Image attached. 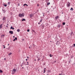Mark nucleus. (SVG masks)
Wrapping results in <instances>:
<instances>
[{"label": "nucleus", "instance_id": "nucleus-32", "mask_svg": "<svg viewBox=\"0 0 75 75\" xmlns=\"http://www.w3.org/2000/svg\"><path fill=\"white\" fill-rule=\"evenodd\" d=\"M8 4L9 5H10V2H8Z\"/></svg>", "mask_w": 75, "mask_h": 75}, {"label": "nucleus", "instance_id": "nucleus-63", "mask_svg": "<svg viewBox=\"0 0 75 75\" xmlns=\"http://www.w3.org/2000/svg\"><path fill=\"white\" fill-rule=\"evenodd\" d=\"M47 75H48V74H47Z\"/></svg>", "mask_w": 75, "mask_h": 75}, {"label": "nucleus", "instance_id": "nucleus-14", "mask_svg": "<svg viewBox=\"0 0 75 75\" xmlns=\"http://www.w3.org/2000/svg\"><path fill=\"white\" fill-rule=\"evenodd\" d=\"M2 11L4 12V13H6V11L3 9H2Z\"/></svg>", "mask_w": 75, "mask_h": 75}, {"label": "nucleus", "instance_id": "nucleus-47", "mask_svg": "<svg viewBox=\"0 0 75 75\" xmlns=\"http://www.w3.org/2000/svg\"><path fill=\"white\" fill-rule=\"evenodd\" d=\"M14 37H15L14 36H13V38H14Z\"/></svg>", "mask_w": 75, "mask_h": 75}, {"label": "nucleus", "instance_id": "nucleus-16", "mask_svg": "<svg viewBox=\"0 0 75 75\" xmlns=\"http://www.w3.org/2000/svg\"><path fill=\"white\" fill-rule=\"evenodd\" d=\"M72 34H73V32H71V33H70L71 36Z\"/></svg>", "mask_w": 75, "mask_h": 75}, {"label": "nucleus", "instance_id": "nucleus-62", "mask_svg": "<svg viewBox=\"0 0 75 75\" xmlns=\"http://www.w3.org/2000/svg\"><path fill=\"white\" fill-rule=\"evenodd\" d=\"M37 58H38V57H37Z\"/></svg>", "mask_w": 75, "mask_h": 75}, {"label": "nucleus", "instance_id": "nucleus-24", "mask_svg": "<svg viewBox=\"0 0 75 75\" xmlns=\"http://www.w3.org/2000/svg\"><path fill=\"white\" fill-rule=\"evenodd\" d=\"M65 25V23L64 22L63 23V25Z\"/></svg>", "mask_w": 75, "mask_h": 75}, {"label": "nucleus", "instance_id": "nucleus-51", "mask_svg": "<svg viewBox=\"0 0 75 75\" xmlns=\"http://www.w3.org/2000/svg\"><path fill=\"white\" fill-rule=\"evenodd\" d=\"M38 4V6H39Z\"/></svg>", "mask_w": 75, "mask_h": 75}, {"label": "nucleus", "instance_id": "nucleus-40", "mask_svg": "<svg viewBox=\"0 0 75 75\" xmlns=\"http://www.w3.org/2000/svg\"><path fill=\"white\" fill-rule=\"evenodd\" d=\"M42 14H45V13H42Z\"/></svg>", "mask_w": 75, "mask_h": 75}, {"label": "nucleus", "instance_id": "nucleus-29", "mask_svg": "<svg viewBox=\"0 0 75 75\" xmlns=\"http://www.w3.org/2000/svg\"><path fill=\"white\" fill-rule=\"evenodd\" d=\"M32 31H33V33H35V30H32Z\"/></svg>", "mask_w": 75, "mask_h": 75}, {"label": "nucleus", "instance_id": "nucleus-46", "mask_svg": "<svg viewBox=\"0 0 75 75\" xmlns=\"http://www.w3.org/2000/svg\"><path fill=\"white\" fill-rule=\"evenodd\" d=\"M35 61H36V59H35Z\"/></svg>", "mask_w": 75, "mask_h": 75}, {"label": "nucleus", "instance_id": "nucleus-33", "mask_svg": "<svg viewBox=\"0 0 75 75\" xmlns=\"http://www.w3.org/2000/svg\"><path fill=\"white\" fill-rule=\"evenodd\" d=\"M52 55L51 56V54H50V57H52Z\"/></svg>", "mask_w": 75, "mask_h": 75}, {"label": "nucleus", "instance_id": "nucleus-10", "mask_svg": "<svg viewBox=\"0 0 75 75\" xmlns=\"http://www.w3.org/2000/svg\"><path fill=\"white\" fill-rule=\"evenodd\" d=\"M17 40V38L16 37L13 40V41H15V40Z\"/></svg>", "mask_w": 75, "mask_h": 75}, {"label": "nucleus", "instance_id": "nucleus-1", "mask_svg": "<svg viewBox=\"0 0 75 75\" xmlns=\"http://www.w3.org/2000/svg\"><path fill=\"white\" fill-rule=\"evenodd\" d=\"M16 69H13V70L12 71V74H14L15 73H16Z\"/></svg>", "mask_w": 75, "mask_h": 75}, {"label": "nucleus", "instance_id": "nucleus-43", "mask_svg": "<svg viewBox=\"0 0 75 75\" xmlns=\"http://www.w3.org/2000/svg\"><path fill=\"white\" fill-rule=\"evenodd\" d=\"M2 46H3V47H4V45H3Z\"/></svg>", "mask_w": 75, "mask_h": 75}, {"label": "nucleus", "instance_id": "nucleus-18", "mask_svg": "<svg viewBox=\"0 0 75 75\" xmlns=\"http://www.w3.org/2000/svg\"><path fill=\"white\" fill-rule=\"evenodd\" d=\"M75 47V44H74L72 46V47Z\"/></svg>", "mask_w": 75, "mask_h": 75}, {"label": "nucleus", "instance_id": "nucleus-27", "mask_svg": "<svg viewBox=\"0 0 75 75\" xmlns=\"http://www.w3.org/2000/svg\"><path fill=\"white\" fill-rule=\"evenodd\" d=\"M4 6H5V7H6L7 6V5L6 4H4Z\"/></svg>", "mask_w": 75, "mask_h": 75}, {"label": "nucleus", "instance_id": "nucleus-55", "mask_svg": "<svg viewBox=\"0 0 75 75\" xmlns=\"http://www.w3.org/2000/svg\"><path fill=\"white\" fill-rule=\"evenodd\" d=\"M7 25H8V24H7Z\"/></svg>", "mask_w": 75, "mask_h": 75}, {"label": "nucleus", "instance_id": "nucleus-13", "mask_svg": "<svg viewBox=\"0 0 75 75\" xmlns=\"http://www.w3.org/2000/svg\"><path fill=\"white\" fill-rule=\"evenodd\" d=\"M10 29H12V30H14V28H13V27L11 26Z\"/></svg>", "mask_w": 75, "mask_h": 75}, {"label": "nucleus", "instance_id": "nucleus-57", "mask_svg": "<svg viewBox=\"0 0 75 75\" xmlns=\"http://www.w3.org/2000/svg\"><path fill=\"white\" fill-rule=\"evenodd\" d=\"M3 36H4V35H3Z\"/></svg>", "mask_w": 75, "mask_h": 75}, {"label": "nucleus", "instance_id": "nucleus-7", "mask_svg": "<svg viewBox=\"0 0 75 75\" xmlns=\"http://www.w3.org/2000/svg\"><path fill=\"white\" fill-rule=\"evenodd\" d=\"M3 28V24H1L0 25V28Z\"/></svg>", "mask_w": 75, "mask_h": 75}, {"label": "nucleus", "instance_id": "nucleus-23", "mask_svg": "<svg viewBox=\"0 0 75 75\" xmlns=\"http://www.w3.org/2000/svg\"><path fill=\"white\" fill-rule=\"evenodd\" d=\"M47 4V5H49V4H50V3L48 2Z\"/></svg>", "mask_w": 75, "mask_h": 75}, {"label": "nucleus", "instance_id": "nucleus-34", "mask_svg": "<svg viewBox=\"0 0 75 75\" xmlns=\"http://www.w3.org/2000/svg\"><path fill=\"white\" fill-rule=\"evenodd\" d=\"M38 61H40V59L39 58H38Z\"/></svg>", "mask_w": 75, "mask_h": 75}, {"label": "nucleus", "instance_id": "nucleus-54", "mask_svg": "<svg viewBox=\"0 0 75 75\" xmlns=\"http://www.w3.org/2000/svg\"><path fill=\"white\" fill-rule=\"evenodd\" d=\"M61 75V74H59V75Z\"/></svg>", "mask_w": 75, "mask_h": 75}, {"label": "nucleus", "instance_id": "nucleus-36", "mask_svg": "<svg viewBox=\"0 0 75 75\" xmlns=\"http://www.w3.org/2000/svg\"><path fill=\"white\" fill-rule=\"evenodd\" d=\"M6 48V47L4 46V47L3 48H4H4Z\"/></svg>", "mask_w": 75, "mask_h": 75}, {"label": "nucleus", "instance_id": "nucleus-50", "mask_svg": "<svg viewBox=\"0 0 75 75\" xmlns=\"http://www.w3.org/2000/svg\"><path fill=\"white\" fill-rule=\"evenodd\" d=\"M70 61H69V63H70Z\"/></svg>", "mask_w": 75, "mask_h": 75}, {"label": "nucleus", "instance_id": "nucleus-59", "mask_svg": "<svg viewBox=\"0 0 75 75\" xmlns=\"http://www.w3.org/2000/svg\"><path fill=\"white\" fill-rule=\"evenodd\" d=\"M27 65H29L28 64H27Z\"/></svg>", "mask_w": 75, "mask_h": 75}, {"label": "nucleus", "instance_id": "nucleus-49", "mask_svg": "<svg viewBox=\"0 0 75 75\" xmlns=\"http://www.w3.org/2000/svg\"><path fill=\"white\" fill-rule=\"evenodd\" d=\"M22 68H23V69H24V67H22Z\"/></svg>", "mask_w": 75, "mask_h": 75}, {"label": "nucleus", "instance_id": "nucleus-28", "mask_svg": "<svg viewBox=\"0 0 75 75\" xmlns=\"http://www.w3.org/2000/svg\"><path fill=\"white\" fill-rule=\"evenodd\" d=\"M10 55H11V54H12V53H10L8 54Z\"/></svg>", "mask_w": 75, "mask_h": 75}, {"label": "nucleus", "instance_id": "nucleus-44", "mask_svg": "<svg viewBox=\"0 0 75 75\" xmlns=\"http://www.w3.org/2000/svg\"><path fill=\"white\" fill-rule=\"evenodd\" d=\"M4 60H6V58H4Z\"/></svg>", "mask_w": 75, "mask_h": 75}, {"label": "nucleus", "instance_id": "nucleus-9", "mask_svg": "<svg viewBox=\"0 0 75 75\" xmlns=\"http://www.w3.org/2000/svg\"><path fill=\"white\" fill-rule=\"evenodd\" d=\"M59 18V16H56V17L55 18V19H56V20H57V19H58V18Z\"/></svg>", "mask_w": 75, "mask_h": 75}, {"label": "nucleus", "instance_id": "nucleus-6", "mask_svg": "<svg viewBox=\"0 0 75 75\" xmlns=\"http://www.w3.org/2000/svg\"><path fill=\"white\" fill-rule=\"evenodd\" d=\"M9 33L11 34H13V31H10L9 32Z\"/></svg>", "mask_w": 75, "mask_h": 75}, {"label": "nucleus", "instance_id": "nucleus-25", "mask_svg": "<svg viewBox=\"0 0 75 75\" xmlns=\"http://www.w3.org/2000/svg\"><path fill=\"white\" fill-rule=\"evenodd\" d=\"M74 10V9H73V8H71L70 9V10Z\"/></svg>", "mask_w": 75, "mask_h": 75}, {"label": "nucleus", "instance_id": "nucleus-48", "mask_svg": "<svg viewBox=\"0 0 75 75\" xmlns=\"http://www.w3.org/2000/svg\"><path fill=\"white\" fill-rule=\"evenodd\" d=\"M43 16H44V14L43 15Z\"/></svg>", "mask_w": 75, "mask_h": 75}, {"label": "nucleus", "instance_id": "nucleus-52", "mask_svg": "<svg viewBox=\"0 0 75 75\" xmlns=\"http://www.w3.org/2000/svg\"><path fill=\"white\" fill-rule=\"evenodd\" d=\"M8 45H9V44H8Z\"/></svg>", "mask_w": 75, "mask_h": 75}, {"label": "nucleus", "instance_id": "nucleus-41", "mask_svg": "<svg viewBox=\"0 0 75 75\" xmlns=\"http://www.w3.org/2000/svg\"><path fill=\"white\" fill-rule=\"evenodd\" d=\"M6 27H8V26L7 25L6 26Z\"/></svg>", "mask_w": 75, "mask_h": 75}, {"label": "nucleus", "instance_id": "nucleus-21", "mask_svg": "<svg viewBox=\"0 0 75 75\" xmlns=\"http://www.w3.org/2000/svg\"><path fill=\"white\" fill-rule=\"evenodd\" d=\"M28 6V5H27V4H25L24 5V6Z\"/></svg>", "mask_w": 75, "mask_h": 75}, {"label": "nucleus", "instance_id": "nucleus-3", "mask_svg": "<svg viewBox=\"0 0 75 75\" xmlns=\"http://www.w3.org/2000/svg\"><path fill=\"white\" fill-rule=\"evenodd\" d=\"M68 4H67V7H69L70 6V4H71L70 3L68 2Z\"/></svg>", "mask_w": 75, "mask_h": 75}, {"label": "nucleus", "instance_id": "nucleus-4", "mask_svg": "<svg viewBox=\"0 0 75 75\" xmlns=\"http://www.w3.org/2000/svg\"><path fill=\"white\" fill-rule=\"evenodd\" d=\"M59 43H60L59 41H57V42H56V45H59Z\"/></svg>", "mask_w": 75, "mask_h": 75}, {"label": "nucleus", "instance_id": "nucleus-31", "mask_svg": "<svg viewBox=\"0 0 75 75\" xmlns=\"http://www.w3.org/2000/svg\"><path fill=\"white\" fill-rule=\"evenodd\" d=\"M42 27H44V25H42Z\"/></svg>", "mask_w": 75, "mask_h": 75}, {"label": "nucleus", "instance_id": "nucleus-53", "mask_svg": "<svg viewBox=\"0 0 75 75\" xmlns=\"http://www.w3.org/2000/svg\"><path fill=\"white\" fill-rule=\"evenodd\" d=\"M45 69L46 68H45Z\"/></svg>", "mask_w": 75, "mask_h": 75}, {"label": "nucleus", "instance_id": "nucleus-37", "mask_svg": "<svg viewBox=\"0 0 75 75\" xmlns=\"http://www.w3.org/2000/svg\"><path fill=\"white\" fill-rule=\"evenodd\" d=\"M45 70H44V73H45Z\"/></svg>", "mask_w": 75, "mask_h": 75}, {"label": "nucleus", "instance_id": "nucleus-26", "mask_svg": "<svg viewBox=\"0 0 75 75\" xmlns=\"http://www.w3.org/2000/svg\"><path fill=\"white\" fill-rule=\"evenodd\" d=\"M42 19L40 21V23H41V22H42Z\"/></svg>", "mask_w": 75, "mask_h": 75}, {"label": "nucleus", "instance_id": "nucleus-5", "mask_svg": "<svg viewBox=\"0 0 75 75\" xmlns=\"http://www.w3.org/2000/svg\"><path fill=\"white\" fill-rule=\"evenodd\" d=\"M34 14H30L29 15V16L30 17V18H31V17H33V16H34Z\"/></svg>", "mask_w": 75, "mask_h": 75}, {"label": "nucleus", "instance_id": "nucleus-22", "mask_svg": "<svg viewBox=\"0 0 75 75\" xmlns=\"http://www.w3.org/2000/svg\"><path fill=\"white\" fill-rule=\"evenodd\" d=\"M28 6V5H27V4H25L24 5V6Z\"/></svg>", "mask_w": 75, "mask_h": 75}, {"label": "nucleus", "instance_id": "nucleus-11", "mask_svg": "<svg viewBox=\"0 0 75 75\" xmlns=\"http://www.w3.org/2000/svg\"><path fill=\"white\" fill-rule=\"evenodd\" d=\"M6 20V17H4L3 18V21H4V20Z\"/></svg>", "mask_w": 75, "mask_h": 75}, {"label": "nucleus", "instance_id": "nucleus-2", "mask_svg": "<svg viewBox=\"0 0 75 75\" xmlns=\"http://www.w3.org/2000/svg\"><path fill=\"white\" fill-rule=\"evenodd\" d=\"M24 16V14H19V17H23Z\"/></svg>", "mask_w": 75, "mask_h": 75}, {"label": "nucleus", "instance_id": "nucleus-39", "mask_svg": "<svg viewBox=\"0 0 75 75\" xmlns=\"http://www.w3.org/2000/svg\"><path fill=\"white\" fill-rule=\"evenodd\" d=\"M27 58H29V57H27Z\"/></svg>", "mask_w": 75, "mask_h": 75}, {"label": "nucleus", "instance_id": "nucleus-17", "mask_svg": "<svg viewBox=\"0 0 75 75\" xmlns=\"http://www.w3.org/2000/svg\"><path fill=\"white\" fill-rule=\"evenodd\" d=\"M48 72H51V70H47Z\"/></svg>", "mask_w": 75, "mask_h": 75}, {"label": "nucleus", "instance_id": "nucleus-8", "mask_svg": "<svg viewBox=\"0 0 75 75\" xmlns=\"http://www.w3.org/2000/svg\"><path fill=\"white\" fill-rule=\"evenodd\" d=\"M61 25L59 24V25H57V27H58V28H60V27Z\"/></svg>", "mask_w": 75, "mask_h": 75}, {"label": "nucleus", "instance_id": "nucleus-58", "mask_svg": "<svg viewBox=\"0 0 75 75\" xmlns=\"http://www.w3.org/2000/svg\"><path fill=\"white\" fill-rule=\"evenodd\" d=\"M62 1H63V0H61Z\"/></svg>", "mask_w": 75, "mask_h": 75}, {"label": "nucleus", "instance_id": "nucleus-60", "mask_svg": "<svg viewBox=\"0 0 75 75\" xmlns=\"http://www.w3.org/2000/svg\"><path fill=\"white\" fill-rule=\"evenodd\" d=\"M29 48H30V47H29Z\"/></svg>", "mask_w": 75, "mask_h": 75}, {"label": "nucleus", "instance_id": "nucleus-64", "mask_svg": "<svg viewBox=\"0 0 75 75\" xmlns=\"http://www.w3.org/2000/svg\"><path fill=\"white\" fill-rule=\"evenodd\" d=\"M62 14H63V13H62Z\"/></svg>", "mask_w": 75, "mask_h": 75}, {"label": "nucleus", "instance_id": "nucleus-38", "mask_svg": "<svg viewBox=\"0 0 75 75\" xmlns=\"http://www.w3.org/2000/svg\"><path fill=\"white\" fill-rule=\"evenodd\" d=\"M27 60H28V59H26V61H27Z\"/></svg>", "mask_w": 75, "mask_h": 75}, {"label": "nucleus", "instance_id": "nucleus-12", "mask_svg": "<svg viewBox=\"0 0 75 75\" xmlns=\"http://www.w3.org/2000/svg\"><path fill=\"white\" fill-rule=\"evenodd\" d=\"M25 21V19H23L22 20V21Z\"/></svg>", "mask_w": 75, "mask_h": 75}, {"label": "nucleus", "instance_id": "nucleus-35", "mask_svg": "<svg viewBox=\"0 0 75 75\" xmlns=\"http://www.w3.org/2000/svg\"><path fill=\"white\" fill-rule=\"evenodd\" d=\"M47 1V2H48V1H49V0H46Z\"/></svg>", "mask_w": 75, "mask_h": 75}, {"label": "nucleus", "instance_id": "nucleus-42", "mask_svg": "<svg viewBox=\"0 0 75 75\" xmlns=\"http://www.w3.org/2000/svg\"><path fill=\"white\" fill-rule=\"evenodd\" d=\"M72 57H73L72 56H71V58H72Z\"/></svg>", "mask_w": 75, "mask_h": 75}, {"label": "nucleus", "instance_id": "nucleus-19", "mask_svg": "<svg viewBox=\"0 0 75 75\" xmlns=\"http://www.w3.org/2000/svg\"><path fill=\"white\" fill-rule=\"evenodd\" d=\"M0 72L1 73H3V71H2V70H0Z\"/></svg>", "mask_w": 75, "mask_h": 75}, {"label": "nucleus", "instance_id": "nucleus-45", "mask_svg": "<svg viewBox=\"0 0 75 75\" xmlns=\"http://www.w3.org/2000/svg\"><path fill=\"white\" fill-rule=\"evenodd\" d=\"M40 23H38V24H40Z\"/></svg>", "mask_w": 75, "mask_h": 75}, {"label": "nucleus", "instance_id": "nucleus-20", "mask_svg": "<svg viewBox=\"0 0 75 75\" xmlns=\"http://www.w3.org/2000/svg\"><path fill=\"white\" fill-rule=\"evenodd\" d=\"M28 6V5H27V4H25L24 5V6Z\"/></svg>", "mask_w": 75, "mask_h": 75}, {"label": "nucleus", "instance_id": "nucleus-30", "mask_svg": "<svg viewBox=\"0 0 75 75\" xmlns=\"http://www.w3.org/2000/svg\"><path fill=\"white\" fill-rule=\"evenodd\" d=\"M27 31H28V32H29L30 31V30L28 29L27 30Z\"/></svg>", "mask_w": 75, "mask_h": 75}, {"label": "nucleus", "instance_id": "nucleus-15", "mask_svg": "<svg viewBox=\"0 0 75 75\" xmlns=\"http://www.w3.org/2000/svg\"><path fill=\"white\" fill-rule=\"evenodd\" d=\"M17 32H18V33H19V32H20V29H17Z\"/></svg>", "mask_w": 75, "mask_h": 75}, {"label": "nucleus", "instance_id": "nucleus-61", "mask_svg": "<svg viewBox=\"0 0 75 75\" xmlns=\"http://www.w3.org/2000/svg\"><path fill=\"white\" fill-rule=\"evenodd\" d=\"M21 67H22V65H21Z\"/></svg>", "mask_w": 75, "mask_h": 75}, {"label": "nucleus", "instance_id": "nucleus-56", "mask_svg": "<svg viewBox=\"0 0 75 75\" xmlns=\"http://www.w3.org/2000/svg\"><path fill=\"white\" fill-rule=\"evenodd\" d=\"M27 63L28 64V62H27Z\"/></svg>", "mask_w": 75, "mask_h": 75}]
</instances>
